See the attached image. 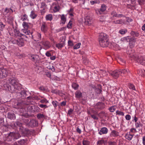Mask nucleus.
I'll use <instances>...</instances> for the list:
<instances>
[{"label": "nucleus", "mask_w": 145, "mask_h": 145, "mask_svg": "<svg viewBox=\"0 0 145 145\" xmlns=\"http://www.w3.org/2000/svg\"><path fill=\"white\" fill-rule=\"evenodd\" d=\"M36 57L35 55H31L29 56V58L33 61H34L36 60Z\"/></svg>", "instance_id": "38"}, {"label": "nucleus", "mask_w": 145, "mask_h": 145, "mask_svg": "<svg viewBox=\"0 0 145 145\" xmlns=\"http://www.w3.org/2000/svg\"><path fill=\"white\" fill-rule=\"evenodd\" d=\"M10 73L9 71L7 69L0 68V78H3L7 77Z\"/></svg>", "instance_id": "6"}, {"label": "nucleus", "mask_w": 145, "mask_h": 145, "mask_svg": "<svg viewBox=\"0 0 145 145\" xmlns=\"http://www.w3.org/2000/svg\"><path fill=\"white\" fill-rule=\"evenodd\" d=\"M120 71L119 70H115L111 72L110 74L114 78H116L120 75Z\"/></svg>", "instance_id": "11"}, {"label": "nucleus", "mask_w": 145, "mask_h": 145, "mask_svg": "<svg viewBox=\"0 0 145 145\" xmlns=\"http://www.w3.org/2000/svg\"><path fill=\"white\" fill-rule=\"evenodd\" d=\"M129 87L130 89L135 90H136L135 87L134 85L131 84H129Z\"/></svg>", "instance_id": "44"}, {"label": "nucleus", "mask_w": 145, "mask_h": 145, "mask_svg": "<svg viewBox=\"0 0 145 145\" xmlns=\"http://www.w3.org/2000/svg\"><path fill=\"white\" fill-rule=\"evenodd\" d=\"M111 14L112 16V17H118V14L117 13L114 11H113L111 13Z\"/></svg>", "instance_id": "54"}, {"label": "nucleus", "mask_w": 145, "mask_h": 145, "mask_svg": "<svg viewBox=\"0 0 145 145\" xmlns=\"http://www.w3.org/2000/svg\"><path fill=\"white\" fill-rule=\"evenodd\" d=\"M131 50V49L130 50L127 52V54L130 55L129 57L136 61L138 63L145 66V56H142L141 55H139L138 56H135L133 54H132L131 53L129 52Z\"/></svg>", "instance_id": "2"}, {"label": "nucleus", "mask_w": 145, "mask_h": 145, "mask_svg": "<svg viewBox=\"0 0 145 145\" xmlns=\"http://www.w3.org/2000/svg\"><path fill=\"white\" fill-rule=\"evenodd\" d=\"M105 107V105L104 103L102 102H98L95 106V108L98 110L103 109Z\"/></svg>", "instance_id": "13"}, {"label": "nucleus", "mask_w": 145, "mask_h": 145, "mask_svg": "<svg viewBox=\"0 0 145 145\" xmlns=\"http://www.w3.org/2000/svg\"><path fill=\"white\" fill-rule=\"evenodd\" d=\"M8 81L12 86H17L18 82V80L16 78L13 77H10L8 79Z\"/></svg>", "instance_id": "9"}, {"label": "nucleus", "mask_w": 145, "mask_h": 145, "mask_svg": "<svg viewBox=\"0 0 145 145\" xmlns=\"http://www.w3.org/2000/svg\"><path fill=\"white\" fill-rule=\"evenodd\" d=\"M68 46H73L74 44L73 42L70 40H69L68 42Z\"/></svg>", "instance_id": "52"}, {"label": "nucleus", "mask_w": 145, "mask_h": 145, "mask_svg": "<svg viewBox=\"0 0 145 145\" xmlns=\"http://www.w3.org/2000/svg\"><path fill=\"white\" fill-rule=\"evenodd\" d=\"M84 20V23L86 25H89L91 24L92 22V18L89 16L85 17Z\"/></svg>", "instance_id": "12"}, {"label": "nucleus", "mask_w": 145, "mask_h": 145, "mask_svg": "<svg viewBox=\"0 0 145 145\" xmlns=\"http://www.w3.org/2000/svg\"><path fill=\"white\" fill-rule=\"evenodd\" d=\"M19 91H18V92L17 93L18 95H19L20 97L22 98H26L27 95L26 94V91L23 90H22L20 92H18Z\"/></svg>", "instance_id": "15"}, {"label": "nucleus", "mask_w": 145, "mask_h": 145, "mask_svg": "<svg viewBox=\"0 0 145 145\" xmlns=\"http://www.w3.org/2000/svg\"><path fill=\"white\" fill-rule=\"evenodd\" d=\"M99 42L100 46L103 47L108 46V37H100Z\"/></svg>", "instance_id": "3"}, {"label": "nucleus", "mask_w": 145, "mask_h": 145, "mask_svg": "<svg viewBox=\"0 0 145 145\" xmlns=\"http://www.w3.org/2000/svg\"><path fill=\"white\" fill-rule=\"evenodd\" d=\"M109 110L110 112H113L116 110V108H115L114 106H112L109 108Z\"/></svg>", "instance_id": "45"}, {"label": "nucleus", "mask_w": 145, "mask_h": 145, "mask_svg": "<svg viewBox=\"0 0 145 145\" xmlns=\"http://www.w3.org/2000/svg\"><path fill=\"white\" fill-rule=\"evenodd\" d=\"M135 125L136 128L142 127L143 126V125L140 122L138 121V122L135 123Z\"/></svg>", "instance_id": "35"}, {"label": "nucleus", "mask_w": 145, "mask_h": 145, "mask_svg": "<svg viewBox=\"0 0 145 145\" xmlns=\"http://www.w3.org/2000/svg\"><path fill=\"white\" fill-rule=\"evenodd\" d=\"M10 11H11L12 12H13V11L11 8H6L5 10L3 12V14L4 15H6L9 12H10Z\"/></svg>", "instance_id": "37"}, {"label": "nucleus", "mask_w": 145, "mask_h": 145, "mask_svg": "<svg viewBox=\"0 0 145 145\" xmlns=\"http://www.w3.org/2000/svg\"><path fill=\"white\" fill-rule=\"evenodd\" d=\"M43 48L45 50L49 48L51 46V44L50 42L47 40H45L43 38L41 41Z\"/></svg>", "instance_id": "8"}, {"label": "nucleus", "mask_w": 145, "mask_h": 145, "mask_svg": "<svg viewBox=\"0 0 145 145\" xmlns=\"http://www.w3.org/2000/svg\"><path fill=\"white\" fill-rule=\"evenodd\" d=\"M11 38V40L9 41L10 43H17L20 46H21L24 44V40L22 38H20L17 40H13L12 37Z\"/></svg>", "instance_id": "7"}, {"label": "nucleus", "mask_w": 145, "mask_h": 145, "mask_svg": "<svg viewBox=\"0 0 145 145\" xmlns=\"http://www.w3.org/2000/svg\"><path fill=\"white\" fill-rule=\"evenodd\" d=\"M81 44L80 43H78L76 44L73 47V49L74 50H76L79 48Z\"/></svg>", "instance_id": "39"}, {"label": "nucleus", "mask_w": 145, "mask_h": 145, "mask_svg": "<svg viewBox=\"0 0 145 145\" xmlns=\"http://www.w3.org/2000/svg\"><path fill=\"white\" fill-rule=\"evenodd\" d=\"M114 22L116 24H121L123 23V21L122 20H118L114 21Z\"/></svg>", "instance_id": "47"}, {"label": "nucleus", "mask_w": 145, "mask_h": 145, "mask_svg": "<svg viewBox=\"0 0 145 145\" xmlns=\"http://www.w3.org/2000/svg\"><path fill=\"white\" fill-rule=\"evenodd\" d=\"M60 9V7L59 6H56L54 7V12H57Z\"/></svg>", "instance_id": "49"}, {"label": "nucleus", "mask_w": 145, "mask_h": 145, "mask_svg": "<svg viewBox=\"0 0 145 145\" xmlns=\"http://www.w3.org/2000/svg\"><path fill=\"white\" fill-rule=\"evenodd\" d=\"M27 141V139H20L18 141V144L16 142H15L14 144L15 145H25Z\"/></svg>", "instance_id": "16"}, {"label": "nucleus", "mask_w": 145, "mask_h": 145, "mask_svg": "<svg viewBox=\"0 0 145 145\" xmlns=\"http://www.w3.org/2000/svg\"><path fill=\"white\" fill-rule=\"evenodd\" d=\"M57 102L56 101H53L52 102V104L55 108H56L57 106Z\"/></svg>", "instance_id": "63"}, {"label": "nucleus", "mask_w": 145, "mask_h": 145, "mask_svg": "<svg viewBox=\"0 0 145 145\" xmlns=\"http://www.w3.org/2000/svg\"><path fill=\"white\" fill-rule=\"evenodd\" d=\"M95 90L97 93H100L102 91L101 90V86L100 85H97V87Z\"/></svg>", "instance_id": "28"}, {"label": "nucleus", "mask_w": 145, "mask_h": 145, "mask_svg": "<svg viewBox=\"0 0 145 145\" xmlns=\"http://www.w3.org/2000/svg\"><path fill=\"white\" fill-rule=\"evenodd\" d=\"M121 39L122 40H126L127 42H129V45L131 48L134 46L135 42L134 37H124L122 38Z\"/></svg>", "instance_id": "4"}, {"label": "nucleus", "mask_w": 145, "mask_h": 145, "mask_svg": "<svg viewBox=\"0 0 145 145\" xmlns=\"http://www.w3.org/2000/svg\"><path fill=\"white\" fill-rule=\"evenodd\" d=\"M136 132V130L135 128H132L130 129V131L129 132V133H135Z\"/></svg>", "instance_id": "62"}, {"label": "nucleus", "mask_w": 145, "mask_h": 145, "mask_svg": "<svg viewBox=\"0 0 145 145\" xmlns=\"http://www.w3.org/2000/svg\"><path fill=\"white\" fill-rule=\"evenodd\" d=\"M82 144L83 145H89L90 142L84 139L82 141Z\"/></svg>", "instance_id": "40"}, {"label": "nucleus", "mask_w": 145, "mask_h": 145, "mask_svg": "<svg viewBox=\"0 0 145 145\" xmlns=\"http://www.w3.org/2000/svg\"><path fill=\"white\" fill-rule=\"evenodd\" d=\"M30 16L31 18L34 19L37 16V15L35 14V12L34 11L32 10L31 12Z\"/></svg>", "instance_id": "33"}, {"label": "nucleus", "mask_w": 145, "mask_h": 145, "mask_svg": "<svg viewBox=\"0 0 145 145\" xmlns=\"http://www.w3.org/2000/svg\"><path fill=\"white\" fill-rule=\"evenodd\" d=\"M40 102L42 103H48V101L46 99L43 98V99H41L40 101Z\"/></svg>", "instance_id": "43"}, {"label": "nucleus", "mask_w": 145, "mask_h": 145, "mask_svg": "<svg viewBox=\"0 0 145 145\" xmlns=\"http://www.w3.org/2000/svg\"><path fill=\"white\" fill-rule=\"evenodd\" d=\"M105 141L103 139H101V140H99L97 142V144H102L104 143Z\"/></svg>", "instance_id": "55"}, {"label": "nucleus", "mask_w": 145, "mask_h": 145, "mask_svg": "<svg viewBox=\"0 0 145 145\" xmlns=\"http://www.w3.org/2000/svg\"><path fill=\"white\" fill-rule=\"evenodd\" d=\"M1 128L3 132H5L8 130V128L7 127L4 125L2 126Z\"/></svg>", "instance_id": "50"}, {"label": "nucleus", "mask_w": 145, "mask_h": 145, "mask_svg": "<svg viewBox=\"0 0 145 145\" xmlns=\"http://www.w3.org/2000/svg\"><path fill=\"white\" fill-rule=\"evenodd\" d=\"M14 31L15 33V36H21L25 35L20 33L19 31H18L17 29H15Z\"/></svg>", "instance_id": "31"}, {"label": "nucleus", "mask_w": 145, "mask_h": 145, "mask_svg": "<svg viewBox=\"0 0 145 145\" xmlns=\"http://www.w3.org/2000/svg\"><path fill=\"white\" fill-rule=\"evenodd\" d=\"M7 118L11 120H14L16 118V117L14 114L12 112H8L7 114Z\"/></svg>", "instance_id": "22"}, {"label": "nucleus", "mask_w": 145, "mask_h": 145, "mask_svg": "<svg viewBox=\"0 0 145 145\" xmlns=\"http://www.w3.org/2000/svg\"><path fill=\"white\" fill-rule=\"evenodd\" d=\"M5 26L2 22H0V30L1 31L3 30Z\"/></svg>", "instance_id": "57"}, {"label": "nucleus", "mask_w": 145, "mask_h": 145, "mask_svg": "<svg viewBox=\"0 0 145 145\" xmlns=\"http://www.w3.org/2000/svg\"><path fill=\"white\" fill-rule=\"evenodd\" d=\"M47 68L51 70L52 71H55V69L54 66L52 64H50L47 67Z\"/></svg>", "instance_id": "32"}, {"label": "nucleus", "mask_w": 145, "mask_h": 145, "mask_svg": "<svg viewBox=\"0 0 145 145\" xmlns=\"http://www.w3.org/2000/svg\"><path fill=\"white\" fill-rule=\"evenodd\" d=\"M120 71V74L121 76H126L128 74L129 71L128 70L125 69H120L119 70Z\"/></svg>", "instance_id": "17"}, {"label": "nucleus", "mask_w": 145, "mask_h": 145, "mask_svg": "<svg viewBox=\"0 0 145 145\" xmlns=\"http://www.w3.org/2000/svg\"><path fill=\"white\" fill-rule=\"evenodd\" d=\"M134 135H131L130 133L127 134L125 135V137L126 139L130 140L132 139Z\"/></svg>", "instance_id": "26"}, {"label": "nucleus", "mask_w": 145, "mask_h": 145, "mask_svg": "<svg viewBox=\"0 0 145 145\" xmlns=\"http://www.w3.org/2000/svg\"><path fill=\"white\" fill-rule=\"evenodd\" d=\"M75 97L78 99L80 98L82 96V93L79 90L76 91L75 93Z\"/></svg>", "instance_id": "23"}, {"label": "nucleus", "mask_w": 145, "mask_h": 145, "mask_svg": "<svg viewBox=\"0 0 145 145\" xmlns=\"http://www.w3.org/2000/svg\"><path fill=\"white\" fill-rule=\"evenodd\" d=\"M21 137L20 135L18 133L10 132L4 135L3 140L8 142L14 141Z\"/></svg>", "instance_id": "1"}, {"label": "nucleus", "mask_w": 145, "mask_h": 145, "mask_svg": "<svg viewBox=\"0 0 145 145\" xmlns=\"http://www.w3.org/2000/svg\"><path fill=\"white\" fill-rule=\"evenodd\" d=\"M25 104L24 102H22L21 103H20L19 102L17 104V105L19 108H26L27 111L31 112H33V106L32 105H28L26 104L25 105V106H22V105L23 104Z\"/></svg>", "instance_id": "5"}, {"label": "nucleus", "mask_w": 145, "mask_h": 145, "mask_svg": "<svg viewBox=\"0 0 145 145\" xmlns=\"http://www.w3.org/2000/svg\"><path fill=\"white\" fill-rule=\"evenodd\" d=\"M119 135L118 132L116 131H112L111 133V135L113 137H116Z\"/></svg>", "instance_id": "27"}, {"label": "nucleus", "mask_w": 145, "mask_h": 145, "mask_svg": "<svg viewBox=\"0 0 145 145\" xmlns=\"http://www.w3.org/2000/svg\"><path fill=\"white\" fill-rule=\"evenodd\" d=\"M65 39H63V41L60 42L57 44H56V46L59 49H61L63 47L65 44Z\"/></svg>", "instance_id": "18"}, {"label": "nucleus", "mask_w": 145, "mask_h": 145, "mask_svg": "<svg viewBox=\"0 0 145 145\" xmlns=\"http://www.w3.org/2000/svg\"><path fill=\"white\" fill-rule=\"evenodd\" d=\"M106 5H105L103 4L101 5V8L95 10V12L97 14H101L106 10Z\"/></svg>", "instance_id": "10"}, {"label": "nucleus", "mask_w": 145, "mask_h": 145, "mask_svg": "<svg viewBox=\"0 0 145 145\" xmlns=\"http://www.w3.org/2000/svg\"><path fill=\"white\" fill-rule=\"evenodd\" d=\"M127 31V29H122L120 30L119 31V33L122 35L126 33Z\"/></svg>", "instance_id": "46"}, {"label": "nucleus", "mask_w": 145, "mask_h": 145, "mask_svg": "<svg viewBox=\"0 0 145 145\" xmlns=\"http://www.w3.org/2000/svg\"><path fill=\"white\" fill-rule=\"evenodd\" d=\"M109 145H116V143L115 142L109 141L108 142Z\"/></svg>", "instance_id": "64"}, {"label": "nucleus", "mask_w": 145, "mask_h": 145, "mask_svg": "<svg viewBox=\"0 0 145 145\" xmlns=\"http://www.w3.org/2000/svg\"><path fill=\"white\" fill-rule=\"evenodd\" d=\"M105 21V17L103 16H101L99 19V21L100 22H103Z\"/></svg>", "instance_id": "56"}, {"label": "nucleus", "mask_w": 145, "mask_h": 145, "mask_svg": "<svg viewBox=\"0 0 145 145\" xmlns=\"http://www.w3.org/2000/svg\"><path fill=\"white\" fill-rule=\"evenodd\" d=\"M24 122L25 123V125L28 126L29 122L28 119L26 118L24 120Z\"/></svg>", "instance_id": "59"}, {"label": "nucleus", "mask_w": 145, "mask_h": 145, "mask_svg": "<svg viewBox=\"0 0 145 145\" xmlns=\"http://www.w3.org/2000/svg\"><path fill=\"white\" fill-rule=\"evenodd\" d=\"M116 45V43L113 42H108V45L107 47H108L110 48H113Z\"/></svg>", "instance_id": "30"}, {"label": "nucleus", "mask_w": 145, "mask_h": 145, "mask_svg": "<svg viewBox=\"0 0 145 145\" xmlns=\"http://www.w3.org/2000/svg\"><path fill=\"white\" fill-rule=\"evenodd\" d=\"M40 110V108L37 106H33V112H39Z\"/></svg>", "instance_id": "36"}, {"label": "nucleus", "mask_w": 145, "mask_h": 145, "mask_svg": "<svg viewBox=\"0 0 145 145\" xmlns=\"http://www.w3.org/2000/svg\"><path fill=\"white\" fill-rule=\"evenodd\" d=\"M14 124L15 126L16 127L18 126L19 127H23V124L20 121H16L14 123Z\"/></svg>", "instance_id": "34"}, {"label": "nucleus", "mask_w": 145, "mask_h": 145, "mask_svg": "<svg viewBox=\"0 0 145 145\" xmlns=\"http://www.w3.org/2000/svg\"><path fill=\"white\" fill-rule=\"evenodd\" d=\"M66 21V18L64 14L61 16V22L63 24H64Z\"/></svg>", "instance_id": "29"}, {"label": "nucleus", "mask_w": 145, "mask_h": 145, "mask_svg": "<svg viewBox=\"0 0 145 145\" xmlns=\"http://www.w3.org/2000/svg\"><path fill=\"white\" fill-rule=\"evenodd\" d=\"M18 88L17 86H12L8 87V90L11 93L16 92L18 93V89H17Z\"/></svg>", "instance_id": "14"}, {"label": "nucleus", "mask_w": 145, "mask_h": 145, "mask_svg": "<svg viewBox=\"0 0 145 145\" xmlns=\"http://www.w3.org/2000/svg\"><path fill=\"white\" fill-rule=\"evenodd\" d=\"M107 132L108 129L106 127H104L101 129L100 130L99 132V133L100 135H102L103 134H106L107 133Z\"/></svg>", "instance_id": "21"}, {"label": "nucleus", "mask_w": 145, "mask_h": 145, "mask_svg": "<svg viewBox=\"0 0 145 145\" xmlns=\"http://www.w3.org/2000/svg\"><path fill=\"white\" fill-rule=\"evenodd\" d=\"M41 37H31V38L35 42H41L42 39Z\"/></svg>", "instance_id": "24"}, {"label": "nucleus", "mask_w": 145, "mask_h": 145, "mask_svg": "<svg viewBox=\"0 0 145 145\" xmlns=\"http://www.w3.org/2000/svg\"><path fill=\"white\" fill-rule=\"evenodd\" d=\"M72 21L70 20L67 25V27L69 28H71L72 27Z\"/></svg>", "instance_id": "58"}, {"label": "nucleus", "mask_w": 145, "mask_h": 145, "mask_svg": "<svg viewBox=\"0 0 145 145\" xmlns=\"http://www.w3.org/2000/svg\"><path fill=\"white\" fill-rule=\"evenodd\" d=\"M79 87L78 84L75 82H73L72 84V87L74 89L77 90Z\"/></svg>", "instance_id": "25"}, {"label": "nucleus", "mask_w": 145, "mask_h": 145, "mask_svg": "<svg viewBox=\"0 0 145 145\" xmlns=\"http://www.w3.org/2000/svg\"><path fill=\"white\" fill-rule=\"evenodd\" d=\"M116 113L117 114L119 115L123 116L124 115V113L119 110H117L116 111Z\"/></svg>", "instance_id": "48"}, {"label": "nucleus", "mask_w": 145, "mask_h": 145, "mask_svg": "<svg viewBox=\"0 0 145 145\" xmlns=\"http://www.w3.org/2000/svg\"><path fill=\"white\" fill-rule=\"evenodd\" d=\"M131 116L129 114H127L125 116V118L126 120L129 121L131 119Z\"/></svg>", "instance_id": "60"}, {"label": "nucleus", "mask_w": 145, "mask_h": 145, "mask_svg": "<svg viewBox=\"0 0 145 145\" xmlns=\"http://www.w3.org/2000/svg\"><path fill=\"white\" fill-rule=\"evenodd\" d=\"M46 5L45 3L42 2L41 3V8H43V10H45L46 8Z\"/></svg>", "instance_id": "42"}, {"label": "nucleus", "mask_w": 145, "mask_h": 145, "mask_svg": "<svg viewBox=\"0 0 145 145\" xmlns=\"http://www.w3.org/2000/svg\"><path fill=\"white\" fill-rule=\"evenodd\" d=\"M37 117L39 119L43 118L44 117V115L43 114H39L37 115Z\"/></svg>", "instance_id": "61"}, {"label": "nucleus", "mask_w": 145, "mask_h": 145, "mask_svg": "<svg viewBox=\"0 0 145 145\" xmlns=\"http://www.w3.org/2000/svg\"><path fill=\"white\" fill-rule=\"evenodd\" d=\"M46 19L47 20H51L52 19V15L50 14H48L46 16Z\"/></svg>", "instance_id": "41"}, {"label": "nucleus", "mask_w": 145, "mask_h": 145, "mask_svg": "<svg viewBox=\"0 0 145 145\" xmlns=\"http://www.w3.org/2000/svg\"><path fill=\"white\" fill-rule=\"evenodd\" d=\"M89 114V113H88ZM89 114L91 115V117L93 118L94 120H98V118L95 115L93 114H92L90 113H89Z\"/></svg>", "instance_id": "53"}, {"label": "nucleus", "mask_w": 145, "mask_h": 145, "mask_svg": "<svg viewBox=\"0 0 145 145\" xmlns=\"http://www.w3.org/2000/svg\"><path fill=\"white\" fill-rule=\"evenodd\" d=\"M131 36H137L139 35L137 33H135L134 31H132L131 33Z\"/></svg>", "instance_id": "51"}, {"label": "nucleus", "mask_w": 145, "mask_h": 145, "mask_svg": "<svg viewBox=\"0 0 145 145\" xmlns=\"http://www.w3.org/2000/svg\"><path fill=\"white\" fill-rule=\"evenodd\" d=\"M37 123L36 120H32L29 122L28 126L33 127L37 126Z\"/></svg>", "instance_id": "19"}, {"label": "nucleus", "mask_w": 145, "mask_h": 145, "mask_svg": "<svg viewBox=\"0 0 145 145\" xmlns=\"http://www.w3.org/2000/svg\"><path fill=\"white\" fill-rule=\"evenodd\" d=\"M40 29L41 31L43 32H46L48 29L47 25L44 24H42L41 26Z\"/></svg>", "instance_id": "20"}]
</instances>
